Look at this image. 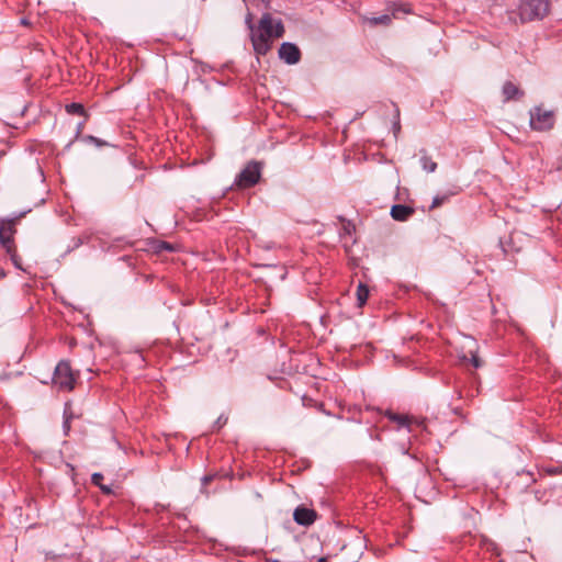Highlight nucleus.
I'll list each match as a JSON object with an SVG mask.
<instances>
[{
	"instance_id": "f257e3e1",
	"label": "nucleus",
	"mask_w": 562,
	"mask_h": 562,
	"mask_svg": "<svg viewBox=\"0 0 562 562\" xmlns=\"http://www.w3.org/2000/svg\"><path fill=\"white\" fill-rule=\"evenodd\" d=\"M284 32V25L280 19L274 20L270 13H263L257 27L250 33L254 52L258 56L267 55L272 47L273 40L282 37Z\"/></svg>"
},
{
	"instance_id": "f03ea898",
	"label": "nucleus",
	"mask_w": 562,
	"mask_h": 562,
	"mask_svg": "<svg viewBox=\"0 0 562 562\" xmlns=\"http://www.w3.org/2000/svg\"><path fill=\"white\" fill-rule=\"evenodd\" d=\"M263 164L257 160H250L244 169L235 178L234 184L241 189H247L256 186L260 178Z\"/></svg>"
},
{
	"instance_id": "7ed1b4c3",
	"label": "nucleus",
	"mask_w": 562,
	"mask_h": 562,
	"mask_svg": "<svg viewBox=\"0 0 562 562\" xmlns=\"http://www.w3.org/2000/svg\"><path fill=\"white\" fill-rule=\"evenodd\" d=\"M53 383L59 391L69 392L74 390L76 383L75 373L69 361L60 360L55 367L53 374Z\"/></svg>"
},
{
	"instance_id": "20e7f679",
	"label": "nucleus",
	"mask_w": 562,
	"mask_h": 562,
	"mask_svg": "<svg viewBox=\"0 0 562 562\" xmlns=\"http://www.w3.org/2000/svg\"><path fill=\"white\" fill-rule=\"evenodd\" d=\"M550 9V0H525L520 8L522 21L542 20Z\"/></svg>"
},
{
	"instance_id": "39448f33",
	"label": "nucleus",
	"mask_w": 562,
	"mask_h": 562,
	"mask_svg": "<svg viewBox=\"0 0 562 562\" xmlns=\"http://www.w3.org/2000/svg\"><path fill=\"white\" fill-rule=\"evenodd\" d=\"M530 126L535 131L551 130L555 122L554 112L543 110L541 106H535L530 110Z\"/></svg>"
},
{
	"instance_id": "423d86ee",
	"label": "nucleus",
	"mask_w": 562,
	"mask_h": 562,
	"mask_svg": "<svg viewBox=\"0 0 562 562\" xmlns=\"http://www.w3.org/2000/svg\"><path fill=\"white\" fill-rule=\"evenodd\" d=\"M279 58L288 65H295L301 60L300 48L290 42H284L279 48Z\"/></svg>"
},
{
	"instance_id": "0eeeda50",
	"label": "nucleus",
	"mask_w": 562,
	"mask_h": 562,
	"mask_svg": "<svg viewBox=\"0 0 562 562\" xmlns=\"http://www.w3.org/2000/svg\"><path fill=\"white\" fill-rule=\"evenodd\" d=\"M317 512L313 508H308L306 506H297L295 509H294V513H293V519L294 521L300 525V526H304V527H308L311 525H313L316 519H317Z\"/></svg>"
},
{
	"instance_id": "6e6552de",
	"label": "nucleus",
	"mask_w": 562,
	"mask_h": 562,
	"mask_svg": "<svg viewBox=\"0 0 562 562\" xmlns=\"http://www.w3.org/2000/svg\"><path fill=\"white\" fill-rule=\"evenodd\" d=\"M385 416L398 424L400 427H405L408 429V431H412V425L415 424L416 426L420 427V428H424L425 427V420L424 419H418V418H414V417H409L407 415H401V414H396V413H393L391 411H386L385 412Z\"/></svg>"
},
{
	"instance_id": "1a4fd4ad",
	"label": "nucleus",
	"mask_w": 562,
	"mask_h": 562,
	"mask_svg": "<svg viewBox=\"0 0 562 562\" xmlns=\"http://www.w3.org/2000/svg\"><path fill=\"white\" fill-rule=\"evenodd\" d=\"M15 229L13 222L9 221L0 226V245L5 251H11L14 245L13 235Z\"/></svg>"
},
{
	"instance_id": "9d476101",
	"label": "nucleus",
	"mask_w": 562,
	"mask_h": 562,
	"mask_svg": "<svg viewBox=\"0 0 562 562\" xmlns=\"http://www.w3.org/2000/svg\"><path fill=\"white\" fill-rule=\"evenodd\" d=\"M414 213L415 210L413 207L404 204H395L391 209V216L398 222L407 221Z\"/></svg>"
},
{
	"instance_id": "9b49d317",
	"label": "nucleus",
	"mask_w": 562,
	"mask_h": 562,
	"mask_svg": "<svg viewBox=\"0 0 562 562\" xmlns=\"http://www.w3.org/2000/svg\"><path fill=\"white\" fill-rule=\"evenodd\" d=\"M502 91H503V95H504L505 101H509V100H514V99H519L520 97L524 95V92L515 83H513L512 81H506L503 85V90Z\"/></svg>"
},
{
	"instance_id": "f8f14e48",
	"label": "nucleus",
	"mask_w": 562,
	"mask_h": 562,
	"mask_svg": "<svg viewBox=\"0 0 562 562\" xmlns=\"http://www.w3.org/2000/svg\"><path fill=\"white\" fill-rule=\"evenodd\" d=\"M103 479H104V476L100 472H95L91 475L92 484L98 486L102 491V493L110 495V494H112V487L110 485L102 484Z\"/></svg>"
},
{
	"instance_id": "ddd939ff",
	"label": "nucleus",
	"mask_w": 562,
	"mask_h": 562,
	"mask_svg": "<svg viewBox=\"0 0 562 562\" xmlns=\"http://www.w3.org/2000/svg\"><path fill=\"white\" fill-rule=\"evenodd\" d=\"M369 297V288L360 282L357 288V301L359 306H363Z\"/></svg>"
},
{
	"instance_id": "4468645a",
	"label": "nucleus",
	"mask_w": 562,
	"mask_h": 562,
	"mask_svg": "<svg viewBox=\"0 0 562 562\" xmlns=\"http://www.w3.org/2000/svg\"><path fill=\"white\" fill-rule=\"evenodd\" d=\"M65 110L68 114L87 116V111H86L85 106L78 102H72V103L66 104Z\"/></svg>"
},
{
	"instance_id": "2eb2a0df",
	"label": "nucleus",
	"mask_w": 562,
	"mask_h": 562,
	"mask_svg": "<svg viewBox=\"0 0 562 562\" xmlns=\"http://www.w3.org/2000/svg\"><path fill=\"white\" fill-rule=\"evenodd\" d=\"M420 166L426 172H435L437 169V162L431 159L428 155H423L420 157Z\"/></svg>"
},
{
	"instance_id": "dca6fc26",
	"label": "nucleus",
	"mask_w": 562,
	"mask_h": 562,
	"mask_svg": "<svg viewBox=\"0 0 562 562\" xmlns=\"http://www.w3.org/2000/svg\"><path fill=\"white\" fill-rule=\"evenodd\" d=\"M81 140L85 142V143L93 144L97 147L109 146L108 142H105V140L101 139V138H98L95 136H92V135L82 136Z\"/></svg>"
},
{
	"instance_id": "f3484780",
	"label": "nucleus",
	"mask_w": 562,
	"mask_h": 562,
	"mask_svg": "<svg viewBox=\"0 0 562 562\" xmlns=\"http://www.w3.org/2000/svg\"><path fill=\"white\" fill-rule=\"evenodd\" d=\"M392 19L389 14H382L379 16H373L370 19V23L373 25L383 24L389 25L391 23Z\"/></svg>"
},
{
	"instance_id": "a211bd4d",
	"label": "nucleus",
	"mask_w": 562,
	"mask_h": 562,
	"mask_svg": "<svg viewBox=\"0 0 562 562\" xmlns=\"http://www.w3.org/2000/svg\"><path fill=\"white\" fill-rule=\"evenodd\" d=\"M7 254L10 256V259L15 268L22 269V261L21 258L16 254V248L13 247L11 251H7Z\"/></svg>"
},
{
	"instance_id": "6ab92c4d",
	"label": "nucleus",
	"mask_w": 562,
	"mask_h": 562,
	"mask_svg": "<svg viewBox=\"0 0 562 562\" xmlns=\"http://www.w3.org/2000/svg\"><path fill=\"white\" fill-rule=\"evenodd\" d=\"M355 232V225L350 222H344L340 236H350Z\"/></svg>"
},
{
	"instance_id": "aec40b11",
	"label": "nucleus",
	"mask_w": 562,
	"mask_h": 562,
	"mask_svg": "<svg viewBox=\"0 0 562 562\" xmlns=\"http://www.w3.org/2000/svg\"><path fill=\"white\" fill-rule=\"evenodd\" d=\"M448 201V195H437L432 199V203H431V206L430 209H436V207H439L441 206L443 203H446Z\"/></svg>"
},
{
	"instance_id": "412c9836",
	"label": "nucleus",
	"mask_w": 562,
	"mask_h": 562,
	"mask_svg": "<svg viewBox=\"0 0 562 562\" xmlns=\"http://www.w3.org/2000/svg\"><path fill=\"white\" fill-rule=\"evenodd\" d=\"M227 417L221 415L213 424V430H220L227 423Z\"/></svg>"
},
{
	"instance_id": "4be33fe9",
	"label": "nucleus",
	"mask_w": 562,
	"mask_h": 562,
	"mask_svg": "<svg viewBox=\"0 0 562 562\" xmlns=\"http://www.w3.org/2000/svg\"><path fill=\"white\" fill-rule=\"evenodd\" d=\"M245 23L247 27L249 29L250 33H252V30L257 27V25H254L252 23V15L250 13L247 14Z\"/></svg>"
},
{
	"instance_id": "5701e85b",
	"label": "nucleus",
	"mask_w": 562,
	"mask_h": 562,
	"mask_svg": "<svg viewBox=\"0 0 562 562\" xmlns=\"http://www.w3.org/2000/svg\"><path fill=\"white\" fill-rule=\"evenodd\" d=\"M83 125H85V121L78 123L77 128H76V134H75L76 139L80 138L82 130H83Z\"/></svg>"
},
{
	"instance_id": "b1692460",
	"label": "nucleus",
	"mask_w": 562,
	"mask_h": 562,
	"mask_svg": "<svg viewBox=\"0 0 562 562\" xmlns=\"http://www.w3.org/2000/svg\"><path fill=\"white\" fill-rule=\"evenodd\" d=\"M471 361H472V364L474 368L482 367V361L480 360V358L477 356L473 355Z\"/></svg>"
},
{
	"instance_id": "393cba45",
	"label": "nucleus",
	"mask_w": 562,
	"mask_h": 562,
	"mask_svg": "<svg viewBox=\"0 0 562 562\" xmlns=\"http://www.w3.org/2000/svg\"><path fill=\"white\" fill-rule=\"evenodd\" d=\"M63 427H64V431H65V434L67 435V432H68V431H69V429H70V419H69L68 417H65V420H64Z\"/></svg>"
},
{
	"instance_id": "a878e982",
	"label": "nucleus",
	"mask_w": 562,
	"mask_h": 562,
	"mask_svg": "<svg viewBox=\"0 0 562 562\" xmlns=\"http://www.w3.org/2000/svg\"><path fill=\"white\" fill-rule=\"evenodd\" d=\"M213 480V476L212 475H204L202 477V485L205 486L206 484H209L211 481Z\"/></svg>"
},
{
	"instance_id": "bb28decb",
	"label": "nucleus",
	"mask_w": 562,
	"mask_h": 562,
	"mask_svg": "<svg viewBox=\"0 0 562 562\" xmlns=\"http://www.w3.org/2000/svg\"><path fill=\"white\" fill-rule=\"evenodd\" d=\"M159 248H160V249H166V250H169V251H171V250H172V246H171L170 244L166 243V241H161V244H160V247H159Z\"/></svg>"
},
{
	"instance_id": "cd10ccee",
	"label": "nucleus",
	"mask_w": 562,
	"mask_h": 562,
	"mask_svg": "<svg viewBox=\"0 0 562 562\" xmlns=\"http://www.w3.org/2000/svg\"><path fill=\"white\" fill-rule=\"evenodd\" d=\"M543 496H544V492H541V491H535V498H536L537 501H541Z\"/></svg>"
},
{
	"instance_id": "c85d7f7f",
	"label": "nucleus",
	"mask_w": 562,
	"mask_h": 562,
	"mask_svg": "<svg viewBox=\"0 0 562 562\" xmlns=\"http://www.w3.org/2000/svg\"><path fill=\"white\" fill-rule=\"evenodd\" d=\"M393 130H394V133L396 134L397 132H400L401 130V125H400V122H395L394 125H393Z\"/></svg>"
},
{
	"instance_id": "c756f323",
	"label": "nucleus",
	"mask_w": 562,
	"mask_h": 562,
	"mask_svg": "<svg viewBox=\"0 0 562 562\" xmlns=\"http://www.w3.org/2000/svg\"><path fill=\"white\" fill-rule=\"evenodd\" d=\"M368 431H369V436H370V438H372V439H373V438H374V439H379V438H380V437H379V435H373V432H372L371 430H368Z\"/></svg>"
},
{
	"instance_id": "7c9ffc66",
	"label": "nucleus",
	"mask_w": 562,
	"mask_h": 562,
	"mask_svg": "<svg viewBox=\"0 0 562 562\" xmlns=\"http://www.w3.org/2000/svg\"><path fill=\"white\" fill-rule=\"evenodd\" d=\"M550 474H557L559 473V470L557 468L548 470Z\"/></svg>"
},
{
	"instance_id": "2f4dec72",
	"label": "nucleus",
	"mask_w": 562,
	"mask_h": 562,
	"mask_svg": "<svg viewBox=\"0 0 562 562\" xmlns=\"http://www.w3.org/2000/svg\"><path fill=\"white\" fill-rule=\"evenodd\" d=\"M527 474L530 476V482L535 483L536 479L533 477V474L531 472H527Z\"/></svg>"
},
{
	"instance_id": "473e14b6",
	"label": "nucleus",
	"mask_w": 562,
	"mask_h": 562,
	"mask_svg": "<svg viewBox=\"0 0 562 562\" xmlns=\"http://www.w3.org/2000/svg\"><path fill=\"white\" fill-rule=\"evenodd\" d=\"M398 116H400V111H398V109H396V117L398 119Z\"/></svg>"
},
{
	"instance_id": "72a5a7b5",
	"label": "nucleus",
	"mask_w": 562,
	"mask_h": 562,
	"mask_svg": "<svg viewBox=\"0 0 562 562\" xmlns=\"http://www.w3.org/2000/svg\"><path fill=\"white\" fill-rule=\"evenodd\" d=\"M491 546L493 547V550H496V544L495 543H492Z\"/></svg>"
},
{
	"instance_id": "f704fd0d",
	"label": "nucleus",
	"mask_w": 562,
	"mask_h": 562,
	"mask_svg": "<svg viewBox=\"0 0 562 562\" xmlns=\"http://www.w3.org/2000/svg\"><path fill=\"white\" fill-rule=\"evenodd\" d=\"M317 562H325V560L324 559H319Z\"/></svg>"
},
{
	"instance_id": "c9c22d12",
	"label": "nucleus",
	"mask_w": 562,
	"mask_h": 562,
	"mask_svg": "<svg viewBox=\"0 0 562 562\" xmlns=\"http://www.w3.org/2000/svg\"><path fill=\"white\" fill-rule=\"evenodd\" d=\"M0 277H4V273L0 271Z\"/></svg>"
}]
</instances>
